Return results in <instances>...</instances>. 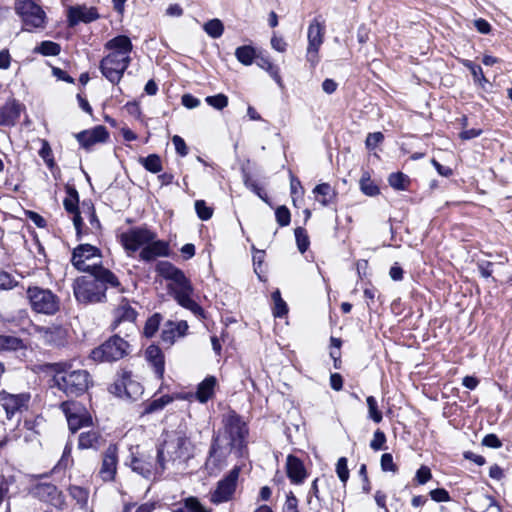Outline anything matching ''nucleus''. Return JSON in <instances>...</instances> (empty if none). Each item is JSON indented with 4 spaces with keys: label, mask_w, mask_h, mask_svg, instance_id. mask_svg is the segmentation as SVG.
<instances>
[{
    "label": "nucleus",
    "mask_w": 512,
    "mask_h": 512,
    "mask_svg": "<svg viewBox=\"0 0 512 512\" xmlns=\"http://www.w3.org/2000/svg\"><path fill=\"white\" fill-rule=\"evenodd\" d=\"M295 238L297 247L301 253H304L309 246V238L304 228L298 227L295 229Z\"/></svg>",
    "instance_id": "49"
},
{
    "label": "nucleus",
    "mask_w": 512,
    "mask_h": 512,
    "mask_svg": "<svg viewBox=\"0 0 512 512\" xmlns=\"http://www.w3.org/2000/svg\"><path fill=\"white\" fill-rule=\"evenodd\" d=\"M181 100L182 104L188 109H193L200 105V100L191 94H184Z\"/></svg>",
    "instance_id": "64"
},
{
    "label": "nucleus",
    "mask_w": 512,
    "mask_h": 512,
    "mask_svg": "<svg viewBox=\"0 0 512 512\" xmlns=\"http://www.w3.org/2000/svg\"><path fill=\"white\" fill-rule=\"evenodd\" d=\"M130 466L134 472L145 478H150L163 473V471H160L158 460L154 463L151 457L143 455L139 457H132Z\"/></svg>",
    "instance_id": "21"
},
{
    "label": "nucleus",
    "mask_w": 512,
    "mask_h": 512,
    "mask_svg": "<svg viewBox=\"0 0 512 512\" xmlns=\"http://www.w3.org/2000/svg\"><path fill=\"white\" fill-rule=\"evenodd\" d=\"M384 139V136L381 132H374V133H369L367 138H366V141H365V144H366V147L370 150L374 149L380 142H382Z\"/></svg>",
    "instance_id": "58"
},
{
    "label": "nucleus",
    "mask_w": 512,
    "mask_h": 512,
    "mask_svg": "<svg viewBox=\"0 0 512 512\" xmlns=\"http://www.w3.org/2000/svg\"><path fill=\"white\" fill-rule=\"evenodd\" d=\"M157 237L156 233L144 227H136L120 235V241L124 249L129 253H134L143 249L149 242Z\"/></svg>",
    "instance_id": "11"
},
{
    "label": "nucleus",
    "mask_w": 512,
    "mask_h": 512,
    "mask_svg": "<svg viewBox=\"0 0 512 512\" xmlns=\"http://www.w3.org/2000/svg\"><path fill=\"white\" fill-rule=\"evenodd\" d=\"M361 191L367 196L379 194L378 186L371 180L369 172H364L359 181Z\"/></svg>",
    "instance_id": "36"
},
{
    "label": "nucleus",
    "mask_w": 512,
    "mask_h": 512,
    "mask_svg": "<svg viewBox=\"0 0 512 512\" xmlns=\"http://www.w3.org/2000/svg\"><path fill=\"white\" fill-rule=\"evenodd\" d=\"M68 24L73 27L80 22L90 23L99 18V14L95 7L72 6L68 9Z\"/></svg>",
    "instance_id": "20"
},
{
    "label": "nucleus",
    "mask_w": 512,
    "mask_h": 512,
    "mask_svg": "<svg viewBox=\"0 0 512 512\" xmlns=\"http://www.w3.org/2000/svg\"><path fill=\"white\" fill-rule=\"evenodd\" d=\"M28 303L37 314L53 316L60 311L61 300L52 290L37 285L29 286L26 290Z\"/></svg>",
    "instance_id": "7"
},
{
    "label": "nucleus",
    "mask_w": 512,
    "mask_h": 512,
    "mask_svg": "<svg viewBox=\"0 0 512 512\" xmlns=\"http://www.w3.org/2000/svg\"><path fill=\"white\" fill-rule=\"evenodd\" d=\"M101 258L100 250L90 244H80L72 252L73 266L83 272L95 271V268H104L97 261Z\"/></svg>",
    "instance_id": "9"
},
{
    "label": "nucleus",
    "mask_w": 512,
    "mask_h": 512,
    "mask_svg": "<svg viewBox=\"0 0 512 512\" xmlns=\"http://www.w3.org/2000/svg\"><path fill=\"white\" fill-rule=\"evenodd\" d=\"M31 493L34 497L48 502L55 507H60L64 503L62 493L52 483H37L31 489Z\"/></svg>",
    "instance_id": "16"
},
{
    "label": "nucleus",
    "mask_w": 512,
    "mask_h": 512,
    "mask_svg": "<svg viewBox=\"0 0 512 512\" xmlns=\"http://www.w3.org/2000/svg\"><path fill=\"white\" fill-rule=\"evenodd\" d=\"M313 193L316 197V200L322 206H328L330 203H332L335 200L336 195H337L336 191L328 183L318 184L313 189Z\"/></svg>",
    "instance_id": "32"
},
{
    "label": "nucleus",
    "mask_w": 512,
    "mask_h": 512,
    "mask_svg": "<svg viewBox=\"0 0 512 512\" xmlns=\"http://www.w3.org/2000/svg\"><path fill=\"white\" fill-rule=\"evenodd\" d=\"M258 65L261 68L265 69L271 75V77L274 80H276L277 83L281 82V77L279 75V69L273 63H271L268 59L262 58L258 62Z\"/></svg>",
    "instance_id": "51"
},
{
    "label": "nucleus",
    "mask_w": 512,
    "mask_h": 512,
    "mask_svg": "<svg viewBox=\"0 0 512 512\" xmlns=\"http://www.w3.org/2000/svg\"><path fill=\"white\" fill-rule=\"evenodd\" d=\"M385 442H386L385 434L380 430H376L374 432L373 439L370 442V447L373 450L378 451L383 448V445L385 444Z\"/></svg>",
    "instance_id": "56"
},
{
    "label": "nucleus",
    "mask_w": 512,
    "mask_h": 512,
    "mask_svg": "<svg viewBox=\"0 0 512 512\" xmlns=\"http://www.w3.org/2000/svg\"><path fill=\"white\" fill-rule=\"evenodd\" d=\"M195 446L190 438L181 431L168 434L157 451L160 471L166 469L167 463L172 465L185 464L194 456Z\"/></svg>",
    "instance_id": "5"
},
{
    "label": "nucleus",
    "mask_w": 512,
    "mask_h": 512,
    "mask_svg": "<svg viewBox=\"0 0 512 512\" xmlns=\"http://www.w3.org/2000/svg\"><path fill=\"white\" fill-rule=\"evenodd\" d=\"M35 51L45 56H56L60 53V46L52 41H43Z\"/></svg>",
    "instance_id": "43"
},
{
    "label": "nucleus",
    "mask_w": 512,
    "mask_h": 512,
    "mask_svg": "<svg viewBox=\"0 0 512 512\" xmlns=\"http://www.w3.org/2000/svg\"><path fill=\"white\" fill-rule=\"evenodd\" d=\"M109 137L106 127L99 125L92 129L84 130L76 135L80 145L89 150L98 143H104Z\"/></svg>",
    "instance_id": "18"
},
{
    "label": "nucleus",
    "mask_w": 512,
    "mask_h": 512,
    "mask_svg": "<svg viewBox=\"0 0 512 512\" xmlns=\"http://www.w3.org/2000/svg\"><path fill=\"white\" fill-rule=\"evenodd\" d=\"M146 359L151 363L154 373L158 378H162L164 374V358L161 350L156 346H149L145 352Z\"/></svg>",
    "instance_id": "31"
},
{
    "label": "nucleus",
    "mask_w": 512,
    "mask_h": 512,
    "mask_svg": "<svg viewBox=\"0 0 512 512\" xmlns=\"http://www.w3.org/2000/svg\"><path fill=\"white\" fill-rule=\"evenodd\" d=\"M81 216L89 221L91 231L93 233L98 232L101 228L99 219L96 216L95 209L92 203L83 202L81 206Z\"/></svg>",
    "instance_id": "34"
},
{
    "label": "nucleus",
    "mask_w": 512,
    "mask_h": 512,
    "mask_svg": "<svg viewBox=\"0 0 512 512\" xmlns=\"http://www.w3.org/2000/svg\"><path fill=\"white\" fill-rule=\"evenodd\" d=\"M155 510V503L154 502H146L138 507H136L135 503H127L123 507L122 512H153Z\"/></svg>",
    "instance_id": "50"
},
{
    "label": "nucleus",
    "mask_w": 512,
    "mask_h": 512,
    "mask_svg": "<svg viewBox=\"0 0 512 512\" xmlns=\"http://www.w3.org/2000/svg\"><path fill=\"white\" fill-rule=\"evenodd\" d=\"M103 443L101 434L94 429L80 433L78 439L79 449H98Z\"/></svg>",
    "instance_id": "30"
},
{
    "label": "nucleus",
    "mask_w": 512,
    "mask_h": 512,
    "mask_svg": "<svg viewBox=\"0 0 512 512\" xmlns=\"http://www.w3.org/2000/svg\"><path fill=\"white\" fill-rule=\"evenodd\" d=\"M115 393L118 396L125 395L128 399L136 400L143 393V388L137 381L131 378L129 373H124L122 378L114 384Z\"/></svg>",
    "instance_id": "19"
},
{
    "label": "nucleus",
    "mask_w": 512,
    "mask_h": 512,
    "mask_svg": "<svg viewBox=\"0 0 512 512\" xmlns=\"http://www.w3.org/2000/svg\"><path fill=\"white\" fill-rule=\"evenodd\" d=\"M416 480L419 484L423 485L427 483L431 478L432 474L427 466H421L416 472Z\"/></svg>",
    "instance_id": "61"
},
{
    "label": "nucleus",
    "mask_w": 512,
    "mask_h": 512,
    "mask_svg": "<svg viewBox=\"0 0 512 512\" xmlns=\"http://www.w3.org/2000/svg\"><path fill=\"white\" fill-rule=\"evenodd\" d=\"M3 351H16L24 348L23 340L10 335H1Z\"/></svg>",
    "instance_id": "40"
},
{
    "label": "nucleus",
    "mask_w": 512,
    "mask_h": 512,
    "mask_svg": "<svg viewBox=\"0 0 512 512\" xmlns=\"http://www.w3.org/2000/svg\"><path fill=\"white\" fill-rule=\"evenodd\" d=\"M286 469L289 479L294 484H300L306 478V470L302 461L293 455L287 457Z\"/></svg>",
    "instance_id": "28"
},
{
    "label": "nucleus",
    "mask_w": 512,
    "mask_h": 512,
    "mask_svg": "<svg viewBox=\"0 0 512 512\" xmlns=\"http://www.w3.org/2000/svg\"><path fill=\"white\" fill-rule=\"evenodd\" d=\"M367 406H368V416L375 423H380L383 419L381 411L378 409L377 401L375 397L368 396L366 398Z\"/></svg>",
    "instance_id": "44"
},
{
    "label": "nucleus",
    "mask_w": 512,
    "mask_h": 512,
    "mask_svg": "<svg viewBox=\"0 0 512 512\" xmlns=\"http://www.w3.org/2000/svg\"><path fill=\"white\" fill-rule=\"evenodd\" d=\"M276 221L282 227L289 225L291 220L290 211L286 206H279L275 211Z\"/></svg>",
    "instance_id": "52"
},
{
    "label": "nucleus",
    "mask_w": 512,
    "mask_h": 512,
    "mask_svg": "<svg viewBox=\"0 0 512 512\" xmlns=\"http://www.w3.org/2000/svg\"><path fill=\"white\" fill-rule=\"evenodd\" d=\"M28 396L24 394L14 395L6 392L0 393V402L5 409L7 417L11 418L15 412L19 411L26 405Z\"/></svg>",
    "instance_id": "25"
},
{
    "label": "nucleus",
    "mask_w": 512,
    "mask_h": 512,
    "mask_svg": "<svg viewBox=\"0 0 512 512\" xmlns=\"http://www.w3.org/2000/svg\"><path fill=\"white\" fill-rule=\"evenodd\" d=\"M186 507L188 512H211L210 509L204 507L195 497L186 498Z\"/></svg>",
    "instance_id": "55"
},
{
    "label": "nucleus",
    "mask_w": 512,
    "mask_h": 512,
    "mask_svg": "<svg viewBox=\"0 0 512 512\" xmlns=\"http://www.w3.org/2000/svg\"><path fill=\"white\" fill-rule=\"evenodd\" d=\"M160 322H161L160 314L156 313L153 316H151L146 321V324H145V327H144V334L147 337H152L156 333V331L158 330Z\"/></svg>",
    "instance_id": "48"
},
{
    "label": "nucleus",
    "mask_w": 512,
    "mask_h": 512,
    "mask_svg": "<svg viewBox=\"0 0 512 512\" xmlns=\"http://www.w3.org/2000/svg\"><path fill=\"white\" fill-rule=\"evenodd\" d=\"M61 409L66 416L69 429L73 433L92 423L88 411L79 402L65 401L61 404Z\"/></svg>",
    "instance_id": "12"
},
{
    "label": "nucleus",
    "mask_w": 512,
    "mask_h": 512,
    "mask_svg": "<svg viewBox=\"0 0 512 512\" xmlns=\"http://www.w3.org/2000/svg\"><path fill=\"white\" fill-rule=\"evenodd\" d=\"M195 210L198 217L203 221L209 220L213 215V209L204 200L195 201Z\"/></svg>",
    "instance_id": "46"
},
{
    "label": "nucleus",
    "mask_w": 512,
    "mask_h": 512,
    "mask_svg": "<svg viewBox=\"0 0 512 512\" xmlns=\"http://www.w3.org/2000/svg\"><path fill=\"white\" fill-rule=\"evenodd\" d=\"M430 496L435 502H447L450 500L449 493L443 488H437L430 491Z\"/></svg>",
    "instance_id": "62"
},
{
    "label": "nucleus",
    "mask_w": 512,
    "mask_h": 512,
    "mask_svg": "<svg viewBox=\"0 0 512 512\" xmlns=\"http://www.w3.org/2000/svg\"><path fill=\"white\" fill-rule=\"evenodd\" d=\"M462 64L468 68L476 82L482 84V82H487L485 78L482 68L479 65L474 64L470 60H462Z\"/></svg>",
    "instance_id": "47"
},
{
    "label": "nucleus",
    "mask_w": 512,
    "mask_h": 512,
    "mask_svg": "<svg viewBox=\"0 0 512 512\" xmlns=\"http://www.w3.org/2000/svg\"><path fill=\"white\" fill-rule=\"evenodd\" d=\"M172 142L174 144L176 152L180 156L184 157L188 154V148H187L186 143L182 137H180L178 135H174L172 138Z\"/></svg>",
    "instance_id": "60"
},
{
    "label": "nucleus",
    "mask_w": 512,
    "mask_h": 512,
    "mask_svg": "<svg viewBox=\"0 0 512 512\" xmlns=\"http://www.w3.org/2000/svg\"><path fill=\"white\" fill-rule=\"evenodd\" d=\"M118 465V449L114 444H110L102 455L101 467L98 475L104 482H110L115 479Z\"/></svg>",
    "instance_id": "15"
},
{
    "label": "nucleus",
    "mask_w": 512,
    "mask_h": 512,
    "mask_svg": "<svg viewBox=\"0 0 512 512\" xmlns=\"http://www.w3.org/2000/svg\"><path fill=\"white\" fill-rule=\"evenodd\" d=\"M128 350V342L115 335L93 349L90 357L97 362H114L126 356Z\"/></svg>",
    "instance_id": "8"
},
{
    "label": "nucleus",
    "mask_w": 512,
    "mask_h": 512,
    "mask_svg": "<svg viewBox=\"0 0 512 512\" xmlns=\"http://www.w3.org/2000/svg\"><path fill=\"white\" fill-rule=\"evenodd\" d=\"M336 473L343 484H345L349 478V470L347 467V459L341 457L336 464Z\"/></svg>",
    "instance_id": "53"
},
{
    "label": "nucleus",
    "mask_w": 512,
    "mask_h": 512,
    "mask_svg": "<svg viewBox=\"0 0 512 512\" xmlns=\"http://www.w3.org/2000/svg\"><path fill=\"white\" fill-rule=\"evenodd\" d=\"M188 330V324L186 321H168L166 322L162 331V341L169 345H172L177 338H181L186 335Z\"/></svg>",
    "instance_id": "24"
},
{
    "label": "nucleus",
    "mask_w": 512,
    "mask_h": 512,
    "mask_svg": "<svg viewBox=\"0 0 512 512\" xmlns=\"http://www.w3.org/2000/svg\"><path fill=\"white\" fill-rule=\"evenodd\" d=\"M240 471V467L235 466L223 479L217 483L215 490L211 493L210 500L212 503L220 504L232 499L236 491Z\"/></svg>",
    "instance_id": "13"
},
{
    "label": "nucleus",
    "mask_w": 512,
    "mask_h": 512,
    "mask_svg": "<svg viewBox=\"0 0 512 512\" xmlns=\"http://www.w3.org/2000/svg\"><path fill=\"white\" fill-rule=\"evenodd\" d=\"M325 27L314 19L308 27L307 61L314 67L318 63V51L323 43Z\"/></svg>",
    "instance_id": "14"
},
{
    "label": "nucleus",
    "mask_w": 512,
    "mask_h": 512,
    "mask_svg": "<svg viewBox=\"0 0 512 512\" xmlns=\"http://www.w3.org/2000/svg\"><path fill=\"white\" fill-rule=\"evenodd\" d=\"M235 56L243 65H251L255 58V49L248 45L240 46L235 50Z\"/></svg>",
    "instance_id": "35"
},
{
    "label": "nucleus",
    "mask_w": 512,
    "mask_h": 512,
    "mask_svg": "<svg viewBox=\"0 0 512 512\" xmlns=\"http://www.w3.org/2000/svg\"><path fill=\"white\" fill-rule=\"evenodd\" d=\"M88 275L75 279L73 293L76 300L83 304L99 303L106 298L108 286L118 287V278L106 268H95Z\"/></svg>",
    "instance_id": "3"
},
{
    "label": "nucleus",
    "mask_w": 512,
    "mask_h": 512,
    "mask_svg": "<svg viewBox=\"0 0 512 512\" xmlns=\"http://www.w3.org/2000/svg\"><path fill=\"white\" fill-rule=\"evenodd\" d=\"M158 275L170 281L168 291L173 299L183 308L199 318H205L203 308L194 299V287L184 272L168 261H160L155 267Z\"/></svg>",
    "instance_id": "2"
},
{
    "label": "nucleus",
    "mask_w": 512,
    "mask_h": 512,
    "mask_svg": "<svg viewBox=\"0 0 512 512\" xmlns=\"http://www.w3.org/2000/svg\"><path fill=\"white\" fill-rule=\"evenodd\" d=\"M67 196L63 201L64 208L67 212L73 214V224L77 231V237L80 238L82 235L83 218L81 216V208L78 207L79 196L78 192L73 187H67Z\"/></svg>",
    "instance_id": "17"
},
{
    "label": "nucleus",
    "mask_w": 512,
    "mask_h": 512,
    "mask_svg": "<svg viewBox=\"0 0 512 512\" xmlns=\"http://www.w3.org/2000/svg\"><path fill=\"white\" fill-rule=\"evenodd\" d=\"M54 369V385L67 396H80L91 384L90 374L84 369H73L71 363H56Z\"/></svg>",
    "instance_id": "6"
},
{
    "label": "nucleus",
    "mask_w": 512,
    "mask_h": 512,
    "mask_svg": "<svg viewBox=\"0 0 512 512\" xmlns=\"http://www.w3.org/2000/svg\"><path fill=\"white\" fill-rule=\"evenodd\" d=\"M136 315V311L131 307L129 302L126 299H122L113 312V329H116L121 323L124 322L133 323L136 319Z\"/></svg>",
    "instance_id": "26"
},
{
    "label": "nucleus",
    "mask_w": 512,
    "mask_h": 512,
    "mask_svg": "<svg viewBox=\"0 0 512 512\" xmlns=\"http://www.w3.org/2000/svg\"><path fill=\"white\" fill-rule=\"evenodd\" d=\"M272 299L274 301L273 315L275 317H283L288 309L285 301L281 298L279 290L272 293Z\"/></svg>",
    "instance_id": "42"
},
{
    "label": "nucleus",
    "mask_w": 512,
    "mask_h": 512,
    "mask_svg": "<svg viewBox=\"0 0 512 512\" xmlns=\"http://www.w3.org/2000/svg\"><path fill=\"white\" fill-rule=\"evenodd\" d=\"M174 398L170 395H163L157 399H153L144 405L142 415L153 414L163 410L168 404H170Z\"/></svg>",
    "instance_id": "33"
},
{
    "label": "nucleus",
    "mask_w": 512,
    "mask_h": 512,
    "mask_svg": "<svg viewBox=\"0 0 512 512\" xmlns=\"http://www.w3.org/2000/svg\"><path fill=\"white\" fill-rule=\"evenodd\" d=\"M15 10L21 17L26 30L42 27L45 13L40 6L31 0H17Z\"/></svg>",
    "instance_id": "10"
},
{
    "label": "nucleus",
    "mask_w": 512,
    "mask_h": 512,
    "mask_svg": "<svg viewBox=\"0 0 512 512\" xmlns=\"http://www.w3.org/2000/svg\"><path fill=\"white\" fill-rule=\"evenodd\" d=\"M204 31L212 38H220L224 32V25L221 20L215 18L207 21L203 26Z\"/></svg>",
    "instance_id": "39"
},
{
    "label": "nucleus",
    "mask_w": 512,
    "mask_h": 512,
    "mask_svg": "<svg viewBox=\"0 0 512 512\" xmlns=\"http://www.w3.org/2000/svg\"><path fill=\"white\" fill-rule=\"evenodd\" d=\"M21 107L15 101L5 103L0 108V125L13 126L20 117Z\"/></svg>",
    "instance_id": "29"
},
{
    "label": "nucleus",
    "mask_w": 512,
    "mask_h": 512,
    "mask_svg": "<svg viewBox=\"0 0 512 512\" xmlns=\"http://www.w3.org/2000/svg\"><path fill=\"white\" fill-rule=\"evenodd\" d=\"M205 102L214 109L221 111L228 106L229 99L225 94L219 93L213 96H207Z\"/></svg>",
    "instance_id": "41"
},
{
    "label": "nucleus",
    "mask_w": 512,
    "mask_h": 512,
    "mask_svg": "<svg viewBox=\"0 0 512 512\" xmlns=\"http://www.w3.org/2000/svg\"><path fill=\"white\" fill-rule=\"evenodd\" d=\"M216 383L217 380L214 376H208L202 382L199 383L195 394H189L182 398L190 399L194 397L200 403H206L209 399L213 397Z\"/></svg>",
    "instance_id": "27"
},
{
    "label": "nucleus",
    "mask_w": 512,
    "mask_h": 512,
    "mask_svg": "<svg viewBox=\"0 0 512 512\" xmlns=\"http://www.w3.org/2000/svg\"><path fill=\"white\" fill-rule=\"evenodd\" d=\"M388 183L396 190H407L410 184V179L402 172H395L389 175Z\"/></svg>",
    "instance_id": "37"
},
{
    "label": "nucleus",
    "mask_w": 512,
    "mask_h": 512,
    "mask_svg": "<svg viewBox=\"0 0 512 512\" xmlns=\"http://www.w3.org/2000/svg\"><path fill=\"white\" fill-rule=\"evenodd\" d=\"M69 492L71 497L75 499L81 506L86 505L89 496V492L87 489L80 486L72 485L69 488Z\"/></svg>",
    "instance_id": "45"
},
{
    "label": "nucleus",
    "mask_w": 512,
    "mask_h": 512,
    "mask_svg": "<svg viewBox=\"0 0 512 512\" xmlns=\"http://www.w3.org/2000/svg\"><path fill=\"white\" fill-rule=\"evenodd\" d=\"M104 47L109 53L101 60L99 68L108 81L117 84L131 63L132 42L128 36L119 35L107 41Z\"/></svg>",
    "instance_id": "4"
},
{
    "label": "nucleus",
    "mask_w": 512,
    "mask_h": 512,
    "mask_svg": "<svg viewBox=\"0 0 512 512\" xmlns=\"http://www.w3.org/2000/svg\"><path fill=\"white\" fill-rule=\"evenodd\" d=\"M139 162L151 173H159L162 170V162L157 154H150L147 157H142L139 159Z\"/></svg>",
    "instance_id": "38"
},
{
    "label": "nucleus",
    "mask_w": 512,
    "mask_h": 512,
    "mask_svg": "<svg viewBox=\"0 0 512 512\" xmlns=\"http://www.w3.org/2000/svg\"><path fill=\"white\" fill-rule=\"evenodd\" d=\"M283 512H299L298 500L293 492H289L287 494L286 501L283 506Z\"/></svg>",
    "instance_id": "57"
},
{
    "label": "nucleus",
    "mask_w": 512,
    "mask_h": 512,
    "mask_svg": "<svg viewBox=\"0 0 512 512\" xmlns=\"http://www.w3.org/2000/svg\"><path fill=\"white\" fill-rule=\"evenodd\" d=\"M381 468L383 471H397V466L394 464L393 457L390 453H384L381 456Z\"/></svg>",
    "instance_id": "59"
},
{
    "label": "nucleus",
    "mask_w": 512,
    "mask_h": 512,
    "mask_svg": "<svg viewBox=\"0 0 512 512\" xmlns=\"http://www.w3.org/2000/svg\"><path fill=\"white\" fill-rule=\"evenodd\" d=\"M223 432L213 437L207 465L211 463L221 468L227 455L234 451L238 457L245 452L248 428L242 418L234 411L223 415Z\"/></svg>",
    "instance_id": "1"
},
{
    "label": "nucleus",
    "mask_w": 512,
    "mask_h": 512,
    "mask_svg": "<svg viewBox=\"0 0 512 512\" xmlns=\"http://www.w3.org/2000/svg\"><path fill=\"white\" fill-rule=\"evenodd\" d=\"M482 444L490 448H500L502 446L501 441L495 434L486 435L482 440Z\"/></svg>",
    "instance_id": "63"
},
{
    "label": "nucleus",
    "mask_w": 512,
    "mask_h": 512,
    "mask_svg": "<svg viewBox=\"0 0 512 512\" xmlns=\"http://www.w3.org/2000/svg\"><path fill=\"white\" fill-rule=\"evenodd\" d=\"M35 331L46 343L57 346L63 345L67 336L66 330L61 326H36Z\"/></svg>",
    "instance_id": "23"
},
{
    "label": "nucleus",
    "mask_w": 512,
    "mask_h": 512,
    "mask_svg": "<svg viewBox=\"0 0 512 512\" xmlns=\"http://www.w3.org/2000/svg\"><path fill=\"white\" fill-rule=\"evenodd\" d=\"M169 253L170 248L168 242L158 240L156 237L140 251L139 256L141 260L150 262L158 257H167Z\"/></svg>",
    "instance_id": "22"
},
{
    "label": "nucleus",
    "mask_w": 512,
    "mask_h": 512,
    "mask_svg": "<svg viewBox=\"0 0 512 512\" xmlns=\"http://www.w3.org/2000/svg\"><path fill=\"white\" fill-rule=\"evenodd\" d=\"M17 281L7 272L0 270V290H11Z\"/></svg>",
    "instance_id": "54"
}]
</instances>
